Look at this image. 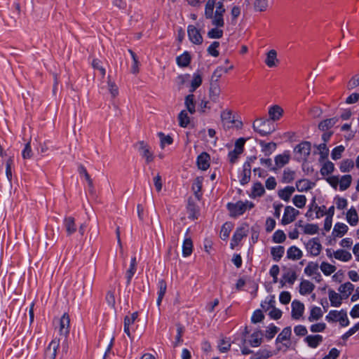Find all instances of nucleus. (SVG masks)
Listing matches in <instances>:
<instances>
[{
    "label": "nucleus",
    "instance_id": "1",
    "mask_svg": "<svg viewBox=\"0 0 359 359\" xmlns=\"http://www.w3.org/2000/svg\"><path fill=\"white\" fill-rule=\"evenodd\" d=\"M225 13V8L222 3L219 2L216 6V10L214 14V18L211 23L215 27L210 29L207 34L210 39H220L223 36V31L221 29L224 25L223 15Z\"/></svg>",
    "mask_w": 359,
    "mask_h": 359
},
{
    "label": "nucleus",
    "instance_id": "2",
    "mask_svg": "<svg viewBox=\"0 0 359 359\" xmlns=\"http://www.w3.org/2000/svg\"><path fill=\"white\" fill-rule=\"evenodd\" d=\"M221 119L222 125L226 129L241 128L243 123L241 121L236 119L235 116L230 109H225L221 113Z\"/></svg>",
    "mask_w": 359,
    "mask_h": 359
},
{
    "label": "nucleus",
    "instance_id": "3",
    "mask_svg": "<svg viewBox=\"0 0 359 359\" xmlns=\"http://www.w3.org/2000/svg\"><path fill=\"white\" fill-rule=\"evenodd\" d=\"M255 205L252 202L245 201H239L236 203H228L227 208L230 212L231 217H238L243 215L246 210H250L254 208Z\"/></svg>",
    "mask_w": 359,
    "mask_h": 359
},
{
    "label": "nucleus",
    "instance_id": "4",
    "mask_svg": "<svg viewBox=\"0 0 359 359\" xmlns=\"http://www.w3.org/2000/svg\"><path fill=\"white\" fill-rule=\"evenodd\" d=\"M252 127L262 136L269 135L274 130V128L271 126L270 121L262 118H257L254 121Z\"/></svg>",
    "mask_w": 359,
    "mask_h": 359
},
{
    "label": "nucleus",
    "instance_id": "5",
    "mask_svg": "<svg viewBox=\"0 0 359 359\" xmlns=\"http://www.w3.org/2000/svg\"><path fill=\"white\" fill-rule=\"evenodd\" d=\"M329 322H339L342 327H346L349 324L347 313L345 311H330L325 317Z\"/></svg>",
    "mask_w": 359,
    "mask_h": 359
},
{
    "label": "nucleus",
    "instance_id": "6",
    "mask_svg": "<svg viewBox=\"0 0 359 359\" xmlns=\"http://www.w3.org/2000/svg\"><path fill=\"white\" fill-rule=\"evenodd\" d=\"M307 252L313 257H317L320 254L322 250V245L318 238H313L307 241L305 244Z\"/></svg>",
    "mask_w": 359,
    "mask_h": 359
},
{
    "label": "nucleus",
    "instance_id": "7",
    "mask_svg": "<svg viewBox=\"0 0 359 359\" xmlns=\"http://www.w3.org/2000/svg\"><path fill=\"white\" fill-rule=\"evenodd\" d=\"M245 140L243 138H239L235 143V147L233 151H231L229 154V160L231 163H234L238 156L243 152L244 144Z\"/></svg>",
    "mask_w": 359,
    "mask_h": 359
},
{
    "label": "nucleus",
    "instance_id": "8",
    "mask_svg": "<svg viewBox=\"0 0 359 359\" xmlns=\"http://www.w3.org/2000/svg\"><path fill=\"white\" fill-rule=\"evenodd\" d=\"M299 215V211L292 206H286L281 220L283 224L286 225L294 222Z\"/></svg>",
    "mask_w": 359,
    "mask_h": 359
},
{
    "label": "nucleus",
    "instance_id": "9",
    "mask_svg": "<svg viewBox=\"0 0 359 359\" xmlns=\"http://www.w3.org/2000/svg\"><path fill=\"white\" fill-rule=\"evenodd\" d=\"M59 334L66 339L69 333L70 318L67 313H64L59 320Z\"/></svg>",
    "mask_w": 359,
    "mask_h": 359
},
{
    "label": "nucleus",
    "instance_id": "10",
    "mask_svg": "<svg viewBox=\"0 0 359 359\" xmlns=\"http://www.w3.org/2000/svg\"><path fill=\"white\" fill-rule=\"evenodd\" d=\"M311 146L309 142H304L299 144L294 148V152L298 154V158L305 160L311 153Z\"/></svg>",
    "mask_w": 359,
    "mask_h": 359
},
{
    "label": "nucleus",
    "instance_id": "11",
    "mask_svg": "<svg viewBox=\"0 0 359 359\" xmlns=\"http://www.w3.org/2000/svg\"><path fill=\"white\" fill-rule=\"evenodd\" d=\"M248 232V226L247 224H243L241 227L238 228L231 240V248L238 245L243 238L247 236Z\"/></svg>",
    "mask_w": 359,
    "mask_h": 359
},
{
    "label": "nucleus",
    "instance_id": "12",
    "mask_svg": "<svg viewBox=\"0 0 359 359\" xmlns=\"http://www.w3.org/2000/svg\"><path fill=\"white\" fill-rule=\"evenodd\" d=\"M138 145L139 150L142 157L145 159V162L147 163H151L154 159V156L148 144L145 143L144 141H141L138 142Z\"/></svg>",
    "mask_w": 359,
    "mask_h": 359
},
{
    "label": "nucleus",
    "instance_id": "13",
    "mask_svg": "<svg viewBox=\"0 0 359 359\" xmlns=\"http://www.w3.org/2000/svg\"><path fill=\"white\" fill-rule=\"evenodd\" d=\"M296 226L301 228L304 234L314 235L319 231V227L314 224H304L302 220H299L296 224Z\"/></svg>",
    "mask_w": 359,
    "mask_h": 359
},
{
    "label": "nucleus",
    "instance_id": "14",
    "mask_svg": "<svg viewBox=\"0 0 359 359\" xmlns=\"http://www.w3.org/2000/svg\"><path fill=\"white\" fill-rule=\"evenodd\" d=\"M188 36L189 40L195 44H201L203 43V37L199 30L194 25H189L187 28Z\"/></svg>",
    "mask_w": 359,
    "mask_h": 359
},
{
    "label": "nucleus",
    "instance_id": "15",
    "mask_svg": "<svg viewBox=\"0 0 359 359\" xmlns=\"http://www.w3.org/2000/svg\"><path fill=\"white\" fill-rule=\"evenodd\" d=\"M292 318L294 320H299L303 316L304 312V305L299 301L294 300L292 302Z\"/></svg>",
    "mask_w": 359,
    "mask_h": 359
},
{
    "label": "nucleus",
    "instance_id": "16",
    "mask_svg": "<svg viewBox=\"0 0 359 359\" xmlns=\"http://www.w3.org/2000/svg\"><path fill=\"white\" fill-rule=\"evenodd\" d=\"M59 345L60 339L55 338L51 341L45 353L46 359L55 358Z\"/></svg>",
    "mask_w": 359,
    "mask_h": 359
},
{
    "label": "nucleus",
    "instance_id": "17",
    "mask_svg": "<svg viewBox=\"0 0 359 359\" xmlns=\"http://www.w3.org/2000/svg\"><path fill=\"white\" fill-rule=\"evenodd\" d=\"M297 278V275L294 269L292 268L285 269V272L283 275V278L280 280V283L282 286L285 285V283L293 285Z\"/></svg>",
    "mask_w": 359,
    "mask_h": 359
},
{
    "label": "nucleus",
    "instance_id": "18",
    "mask_svg": "<svg viewBox=\"0 0 359 359\" xmlns=\"http://www.w3.org/2000/svg\"><path fill=\"white\" fill-rule=\"evenodd\" d=\"M64 226L68 236L74 234L77 229L75 219L72 217H67L64 219Z\"/></svg>",
    "mask_w": 359,
    "mask_h": 359
},
{
    "label": "nucleus",
    "instance_id": "19",
    "mask_svg": "<svg viewBox=\"0 0 359 359\" xmlns=\"http://www.w3.org/2000/svg\"><path fill=\"white\" fill-rule=\"evenodd\" d=\"M138 317V313L134 312L131 316H126L124 318V332L128 335V337L132 338L130 327L134 324L135 321Z\"/></svg>",
    "mask_w": 359,
    "mask_h": 359
},
{
    "label": "nucleus",
    "instance_id": "20",
    "mask_svg": "<svg viewBox=\"0 0 359 359\" xmlns=\"http://www.w3.org/2000/svg\"><path fill=\"white\" fill-rule=\"evenodd\" d=\"M210 155L203 152L197 158V165L199 169L206 170L210 167Z\"/></svg>",
    "mask_w": 359,
    "mask_h": 359
},
{
    "label": "nucleus",
    "instance_id": "21",
    "mask_svg": "<svg viewBox=\"0 0 359 359\" xmlns=\"http://www.w3.org/2000/svg\"><path fill=\"white\" fill-rule=\"evenodd\" d=\"M303 256L302 251L295 245L290 247L287 250V258L296 261L300 259Z\"/></svg>",
    "mask_w": 359,
    "mask_h": 359
},
{
    "label": "nucleus",
    "instance_id": "22",
    "mask_svg": "<svg viewBox=\"0 0 359 359\" xmlns=\"http://www.w3.org/2000/svg\"><path fill=\"white\" fill-rule=\"evenodd\" d=\"M221 93V88L217 82L210 81V87L209 90V96L210 98L214 101L217 102L219 95Z\"/></svg>",
    "mask_w": 359,
    "mask_h": 359
},
{
    "label": "nucleus",
    "instance_id": "23",
    "mask_svg": "<svg viewBox=\"0 0 359 359\" xmlns=\"http://www.w3.org/2000/svg\"><path fill=\"white\" fill-rule=\"evenodd\" d=\"M315 288L313 283L307 280H304L299 285V293L302 295L309 294L313 292Z\"/></svg>",
    "mask_w": 359,
    "mask_h": 359
},
{
    "label": "nucleus",
    "instance_id": "24",
    "mask_svg": "<svg viewBox=\"0 0 359 359\" xmlns=\"http://www.w3.org/2000/svg\"><path fill=\"white\" fill-rule=\"evenodd\" d=\"M265 64L269 67H273L277 66L278 64V60L277 58V53L275 50H271L267 53Z\"/></svg>",
    "mask_w": 359,
    "mask_h": 359
},
{
    "label": "nucleus",
    "instance_id": "25",
    "mask_svg": "<svg viewBox=\"0 0 359 359\" xmlns=\"http://www.w3.org/2000/svg\"><path fill=\"white\" fill-rule=\"evenodd\" d=\"M354 290V285L350 282H346L341 285L338 289L341 295L344 298L347 299Z\"/></svg>",
    "mask_w": 359,
    "mask_h": 359
},
{
    "label": "nucleus",
    "instance_id": "26",
    "mask_svg": "<svg viewBox=\"0 0 359 359\" xmlns=\"http://www.w3.org/2000/svg\"><path fill=\"white\" fill-rule=\"evenodd\" d=\"M295 191L294 187L287 186L283 189H280L278 192L279 198L285 201H289L291 196Z\"/></svg>",
    "mask_w": 359,
    "mask_h": 359
},
{
    "label": "nucleus",
    "instance_id": "27",
    "mask_svg": "<svg viewBox=\"0 0 359 359\" xmlns=\"http://www.w3.org/2000/svg\"><path fill=\"white\" fill-rule=\"evenodd\" d=\"M329 299L332 306H339L341 304V301L344 299L341 294L337 293L334 290H329L328 292Z\"/></svg>",
    "mask_w": 359,
    "mask_h": 359
},
{
    "label": "nucleus",
    "instance_id": "28",
    "mask_svg": "<svg viewBox=\"0 0 359 359\" xmlns=\"http://www.w3.org/2000/svg\"><path fill=\"white\" fill-rule=\"evenodd\" d=\"M251 176V165L250 162H246L243 165V170L242 172V177L240 182L242 184H245L249 182Z\"/></svg>",
    "mask_w": 359,
    "mask_h": 359
},
{
    "label": "nucleus",
    "instance_id": "29",
    "mask_svg": "<svg viewBox=\"0 0 359 359\" xmlns=\"http://www.w3.org/2000/svg\"><path fill=\"white\" fill-rule=\"evenodd\" d=\"M304 341L311 348H316L323 341V337L319 334L309 335L305 338Z\"/></svg>",
    "mask_w": 359,
    "mask_h": 359
},
{
    "label": "nucleus",
    "instance_id": "30",
    "mask_svg": "<svg viewBox=\"0 0 359 359\" xmlns=\"http://www.w3.org/2000/svg\"><path fill=\"white\" fill-rule=\"evenodd\" d=\"M348 231V226L343 223H337L333 229L332 235L334 237H342Z\"/></svg>",
    "mask_w": 359,
    "mask_h": 359
},
{
    "label": "nucleus",
    "instance_id": "31",
    "mask_svg": "<svg viewBox=\"0 0 359 359\" xmlns=\"http://www.w3.org/2000/svg\"><path fill=\"white\" fill-rule=\"evenodd\" d=\"M259 144L262 147V151L265 156H269L276 149V144L274 142L266 143L264 141L261 140Z\"/></svg>",
    "mask_w": 359,
    "mask_h": 359
},
{
    "label": "nucleus",
    "instance_id": "32",
    "mask_svg": "<svg viewBox=\"0 0 359 359\" xmlns=\"http://www.w3.org/2000/svg\"><path fill=\"white\" fill-rule=\"evenodd\" d=\"M187 211L189 213V218L191 219H196L198 218L199 215L198 207L190 200H189L188 202Z\"/></svg>",
    "mask_w": 359,
    "mask_h": 359
},
{
    "label": "nucleus",
    "instance_id": "33",
    "mask_svg": "<svg viewBox=\"0 0 359 359\" xmlns=\"http://www.w3.org/2000/svg\"><path fill=\"white\" fill-rule=\"evenodd\" d=\"M283 113V109L278 105L273 106L269 110V117L273 121L278 120L282 116Z\"/></svg>",
    "mask_w": 359,
    "mask_h": 359
},
{
    "label": "nucleus",
    "instance_id": "34",
    "mask_svg": "<svg viewBox=\"0 0 359 359\" xmlns=\"http://www.w3.org/2000/svg\"><path fill=\"white\" fill-rule=\"evenodd\" d=\"M275 303L274 300H271L269 303V307L267 310H270L269 312V316L274 320H278L282 316V311L280 309L275 308L273 304Z\"/></svg>",
    "mask_w": 359,
    "mask_h": 359
},
{
    "label": "nucleus",
    "instance_id": "35",
    "mask_svg": "<svg viewBox=\"0 0 359 359\" xmlns=\"http://www.w3.org/2000/svg\"><path fill=\"white\" fill-rule=\"evenodd\" d=\"M333 256L335 259L342 262H348L351 259L352 255L349 252L344 250H338L333 252Z\"/></svg>",
    "mask_w": 359,
    "mask_h": 359
},
{
    "label": "nucleus",
    "instance_id": "36",
    "mask_svg": "<svg viewBox=\"0 0 359 359\" xmlns=\"http://www.w3.org/2000/svg\"><path fill=\"white\" fill-rule=\"evenodd\" d=\"M285 248L283 246L278 245L271 249V254L274 261L278 262L283 256Z\"/></svg>",
    "mask_w": 359,
    "mask_h": 359
},
{
    "label": "nucleus",
    "instance_id": "37",
    "mask_svg": "<svg viewBox=\"0 0 359 359\" xmlns=\"http://www.w3.org/2000/svg\"><path fill=\"white\" fill-rule=\"evenodd\" d=\"M312 187V183L306 179L298 180L296 182V188L299 191L303 192L311 189Z\"/></svg>",
    "mask_w": 359,
    "mask_h": 359
},
{
    "label": "nucleus",
    "instance_id": "38",
    "mask_svg": "<svg viewBox=\"0 0 359 359\" xmlns=\"http://www.w3.org/2000/svg\"><path fill=\"white\" fill-rule=\"evenodd\" d=\"M323 316L322 309L318 306H313L310 311V315L308 320L310 322L319 320Z\"/></svg>",
    "mask_w": 359,
    "mask_h": 359
},
{
    "label": "nucleus",
    "instance_id": "39",
    "mask_svg": "<svg viewBox=\"0 0 359 359\" xmlns=\"http://www.w3.org/2000/svg\"><path fill=\"white\" fill-rule=\"evenodd\" d=\"M136 270H137V261H136V258L133 257L131 259L130 268L127 270L126 273V278H127V284H129L130 283V280H131L133 276H134V274L135 273Z\"/></svg>",
    "mask_w": 359,
    "mask_h": 359
},
{
    "label": "nucleus",
    "instance_id": "40",
    "mask_svg": "<svg viewBox=\"0 0 359 359\" xmlns=\"http://www.w3.org/2000/svg\"><path fill=\"white\" fill-rule=\"evenodd\" d=\"M193 250V243L190 238H186L182 245V254L184 257L191 255Z\"/></svg>",
    "mask_w": 359,
    "mask_h": 359
},
{
    "label": "nucleus",
    "instance_id": "41",
    "mask_svg": "<svg viewBox=\"0 0 359 359\" xmlns=\"http://www.w3.org/2000/svg\"><path fill=\"white\" fill-rule=\"evenodd\" d=\"M177 63L180 67H187L191 61V56L188 52H184L176 59Z\"/></svg>",
    "mask_w": 359,
    "mask_h": 359
},
{
    "label": "nucleus",
    "instance_id": "42",
    "mask_svg": "<svg viewBox=\"0 0 359 359\" xmlns=\"http://www.w3.org/2000/svg\"><path fill=\"white\" fill-rule=\"evenodd\" d=\"M215 1L216 0H208L205 4V15L206 18L211 19V21L214 18L213 10L215 5Z\"/></svg>",
    "mask_w": 359,
    "mask_h": 359
},
{
    "label": "nucleus",
    "instance_id": "43",
    "mask_svg": "<svg viewBox=\"0 0 359 359\" xmlns=\"http://www.w3.org/2000/svg\"><path fill=\"white\" fill-rule=\"evenodd\" d=\"M292 330L290 327H285L282 332L278 334L276 341L283 343L285 341H288L290 338Z\"/></svg>",
    "mask_w": 359,
    "mask_h": 359
},
{
    "label": "nucleus",
    "instance_id": "44",
    "mask_svg": "<svg viewBox=\"0 0 359 359\" xmlns=\"http://www.w3.org/2000/svg\"><path fill=\"white\" fill-rule=\"evenodd\" d=\"M346 219L348 222L352 226H355L357 224L358 222V216L355 209L351 208L348 211L346 214Z\"/></svg>",
    "mask_w": 359,
    "mask_h": 359
},
{
    "label": "nucleus",
    "instance_id": "45",
    "mask_svg": "<svg viewBox=\"0 0 359 359\" xmlns=\"http://www.w3.org/2000/svg\"><path fill=\"white\" fill-rule=\"evenodd\" d=\"M269 0H255L254 9L258 12H264L269 7Z\"/></svg>",
    "mask_w": 359,
    "mask_h": 359
},
{
    "label": "nucleus",
    "instance_id": "46",
    "mask_svg": "<svg viewBox=\"0 0 359 359\" xmlns=\"http://www.w3.org/2000/svg\"><path fill=\"white\" fill-rule=\"evenodd\" d=\"M179 125L182 128H186L190 123V118L186 110H182L178 115Z\"/></svg>",
    "mask_w": 359,
    "mask_h": 359
},
{
    "label": "nucleus",
    "instance_id": "47",
    "mask_svg": "<svg viewBox=\"0 0 359 359\" xmlns=\"http://www.w3.org/2000/svg\"><path fill=\"white\" fill-rule=\"evenodd\" d=\"M290 161V155L287 154H283L278 155L275 157V163L276 166L282 168L286 165Z\"/></svg>",
    "mask_w": 359,
    "mask_h": 359
},
{
    "label": "nucleus",
    "instance_id": "48",
    "mask_svg": "<svg viewBox=\"0 0 359 359\" xmlns=\"http://www.w3.org/2000/svg\"><path fill=\"white\" fill-rule=\"evenodd\" d=\"M203 180L201 177H197L192 185V190L198 200L201 198V191L202 189Z\"/></svg>",
    "mask_w": 359,
    "mask_h": 359
},
{
    "label": "nucleus",
    "instance_id": "49",
    "mask_svg": "<svg viewBox=\"0 0 359 359\" xmlns=\"http://www.w3.org/2000/svg\"><path fill=\"white\" fill-rule=\"evenodd\" d=\"M262 343V333L260 331H256L251 335V339L249 344L253 347L259 346Z\"/></svg>",
    "mask_w": 359,
    "mask_h": 359
},
{
    "label": "nucleus",
    "instance_id": "50",
    "mask_svg": "<svg viewBox=\"0 0 359 359\" xmlns=\"http://www.w3.org/2000/svg\"><path fill=\"white\" fill-rule=\"evenodd\" d=\"M306 201L304 195H295L292 198L293 204L298 208H303L306 203Z\"/></svg>",
    "mask_w": 359,
    "mask_h": 359
},
{
    "label": "nucleus",
    "instance_id": "51",
    "mask_svg": "<svg viewBox=\"0 0 359 359\" xmlns=\"http://www.w3.org/2000/svg\"><path fill=\"white\" fill-rule=\"evenodd\" d=\"M265 192L264 188L261 182H256L252 188V195L253 197L262 196Z\"/></svg>",
    "mask_w": 359,
    "mask_h": 359
},
{
    "label": "nucleus",
    "instance_id": "52",
    "mask_svg": "<svg viewBox=\"0 0 359 359\" xmlns=\"http://www.w3.org/2000/svg\"><path fill=\"white\" fill-rule=\"evenodd\" d=\"M185 106L190 114L195 112L194 95L191 94L185 98Z\"/></svg>",
    "mask_w": 359,
    "mask_h": 359
},
{
    "label": "nucleus",
    "instance_id": "53",
    "mask_svg": "<svg viewBox=\"0 0 359 359\" xmlns=\"http://www.w3.org/2000/svg\"><path fill=\"white\" fill-rule=\"evenodd\" d=\"M295 178V172L290 169H285L282 176V182L283 183H290Z\"/></svg>",
    "mask_w": 359,
    "mask_h": 359
},
{
    "label": "nucleus",
    "instance_id": "54",
    "mask_svg": "<svg viewBox=\"0 0 359 359\" xmlns=\"http://www.w3.org/2000/svg\"><path fill=\"white\" fill-rule=\"evenodd\" d=\"M337 122V119L336 118H332L329 119H326L319 123V128L322 130H326L333 126H334Z\"/></svg>",
    "mask_w": 359,
    "mask_h": 359
},
{
    "label": "nucleus",
    "instance_id": "55",
    "mask_svg": "<svg viewBox=\"0 0 359 359\" xmlns=\"http://www.w3.org/2000/svg\"><path fill=\"white\" fill-rule=\"evenodd\" d=\"M352 177L350 175H344L339 179L340 190L344 191L348 188L351 185Z\"/></svg>",
    "mask_w": 359,
    "mask_h": 359
},
{
    "label": "nucleus",
    "instance_id": "56",
    "mask_svg": "<svg viewBox=\"0 0 359 359\" xmlns=\"http://www.w3.org/2000/svg\"><path fill=\"white\" fill-rule=\"evenodd\" d=\"M108 90L112 97H116L118 95V88L116 83L111 81L110 76H108L107 81Z\"/></svg>",
    "mask_w": 359,
    "mask_h": 359
},
{
    "label": "nucleus",
    "instance_id": "57",
    "mask_svg": "<svg viewBox=\"0 0 359 359\" xmlns=\"http://www.w3.org/2000/svg\"><path fill=\"white\" fill-rule=\"evenodd\" d=\"M320 268L322 272L326 276H329L336 271V267L334 265L325 262L321 263Z\"/></svg>",
    "mask_w": 359,
    "mask_h": 359
},
{
    "label": "nucleus",
    "instance_id": "58",
    "mask_svg": "<svg viewBox=\"0 0 359 359\" xmlns=\"http://www.w3.org/2000/svg\"><path fill=\"white\" fill-rule=\"evenodd\" d=\"M354 167V162L351 159L343 160L340 164V170L342 172H349Z\"/></svg>",
    "mask_w": 359,
    "mask_h": 359
},
{
    "label": "nucleus",
    "instance_id": "59",
    "mask_svg": "<svg viewBox=\"0 0 359 359\" xmlns=\"http://www.w3.org/2000/svg\"><path fill=\"white\" fill-rule=\"evenodd\" d=\"M129 53L130 54L133 58V65L131 66V72L133 74H137L139 73V60L136 55V54L132 50H128Z\"/></svg>",
    "mask_w": 359,
    "mask_h": 359
},
{
    "label": "nucleus",
    "instance_id": "60",
    "mask_svg": "<svg viewBox=\"0 0 359 359\" xmlns=\"http://www.w3.org/2000/svg\"><path fill=\"white\" fill-rule=\"evenodd\" d=\"M334 165L331 161H326L320 169V173L322 175H328L334 171Z\"/></svg>",
    "mask_w": 359,
    "mask_h": 359
},
{
    "label": "nucleus",
    "instance_id": "61",
    "mask_svg": "<svg viewBox=\"0 0 359 359\" xmlns=\"http://www.w3.org/2000/svg\"><path fill=\"white\" fill-rule=\"evenodd\" d=\"M224 73H228V69H225L222 67H218L213 72L211 81H215L218 83L219 79L222 77Z\"/></svg>",
    "mask_w": 359,
    "mask_h": 359
},
{
    "label": "nucleus",
    "instance_id": "62",
    "mask_svg": "<svg viewBox=\"0 0 359 359\" xmlns=\"http://www.w3.org/2000/svg\"><path fill=\"white\" fill-rule=\"evenodd\" d=\"M318 270V264L314 262H309L307 266L304 269V273L309 276H311L315 274Z\"/></svg>",
    "mask_w": 359,
    "mask_h": 359
},
{
    "label": "nucleus",
    "instance_id": "63",
    "mask_svg": "<svg viewBox=\"0 0 359 359\" xmlns=\"http://www.w3.org/2000/svg\"><path fill=\"white\" fill-rule=\"evenodd\" d=\"M272 240L275 243H282L286 240V236L283 231L277 230L273 233Z\"/></svg>",
    "mask_w": 359,
    "mask_h": 359
},
{
    "label": "nucleus",
    "instance_id": "64",
    "mask_svg": "<svg viewBox=\"0 0 359 359\" xmlns=\"http://www.w3.org/2000/svg\"><path fill=\"white\" fill-rule=\"evenodd\" d=\"M231 347V341L229 339H222L219 341L218 348L220 352L226 353L227 352Z\"/></svg>",
    "mask_w": 359,
    "mask_h": 359
}]
</instances>
